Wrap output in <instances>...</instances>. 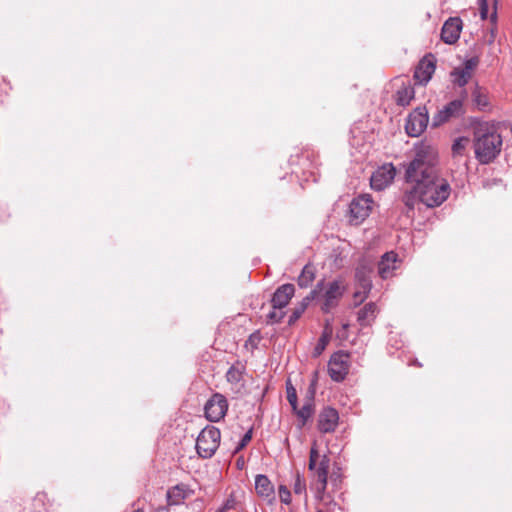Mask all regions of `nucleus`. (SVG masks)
I'll return each instance as SVG.
<instances>
[{
	"instance_id": "1",
	"label": "nucleus",
	"mask_w": 512,
	"mask_h": 512,
	"mask_svg": "<svg viewBox=\"0 0 512 512\" xmlns=\"http://www.w3.org/2000/svg\"><path fill=\"white\" fill-rule=\"evenodd\" d=\"M437 164L438 155L434 148L422 146L416 150L405 171L406 182L411 187L405 191L402 201L408 210H413L419 203L428 208L438 207L449 197L450 185L441 177Z\"/></svg>"
},
{
	"instance_id": "2",
	"label": "nucleus",
	"mask_w": 512,
	"mask_h": 512,
	"mask_svg": "<svg viewBox=\"0 0 512 512\" xmlns=\"http://www.w3.org/2000/svg\"><path fill=\"white\" fill-rule=\"evenodd\" d=\"M502 144V137L493 124L482 123L474 129L473 148L479 163L493 162L499 156Z\"/></svg>"
},
{
	"instance_id": "3",
	"label": "nucleus",
	"mask_w": 512,
	"mask_h": 512,
	"mask_svg": "<svg viewBox=\"0 0 512 512\" xmlns=\"http://www.w3.org/2000/svg\"><path fill=\"white\" fill-rule=\"evenodd\" d=\"M220 430L214 426L205 427L196 439V451L203 459L211 458L220 443Z\"/></svg>"
},
{
	"instance_id": "4",
	"label": "nucleus",
	"mask_w": 512,
	"mask_h": 512,
	"mask_svg": "<svg viewBox=\"0 0 512 512\" xmlns=\"http://www.w3.org/2000/svg\"><path fill=\"white\" fill-rule=\"evenodd\" d=\"M345 291L346 287L340 280L324 282L323 289L320 291L318 298L321 301V310L324 313H329L337 307Z\"/></svg>"
},
{
	"instance_id": "5",
	"label": "nucleus",
	"mask_w": 512,
	"mask_h": 512,
	"mask_svg": "<svg viewBox=\"0 0 512 512\" xmlns=\"http://www.w3.org/2000/svg\"><path fill=\"white\" fill-rule=\"evenodd\" d=\"M373 200L370 195L364 194L354 198L349 205V221L351 224H361L370 214Z\"/></svg>"
},
{
	"instance_id": "6",
	"label": "nucleus",
	"mask_w": 512,
	"mask_h": 512,
	"mask_svg": "<svg viewBox=\"0 0 512 512\" xmlns=\"http://www.w3.org/2000/svg\"><path fill=\"white\" fill-rule=\"evenodd\" d=\"M429 122L428 111L425 106L415 108L407 117L405 130L410 137L420 136L427 128Z\"/></svg>"
},
{
	"instance_id": "7",
	"label": "nucleus",
	"mask_w": 512,
	"mask_h": 512,
	"mask_svg": "<svg viewBox=\"0 0 512 512\" xmlns=\"http://www.w3.org/2000/svg\"><path fill=\"white\" fill-rule=\"evenodd\" d=\"M349 372V354L343 351L335 352L328 363V373L332 380L341 382Z\"/></svg>"
},
{
	"instance_id": "8",
	"label": "nucleus",
	"mask_w": 512,
	"mask_h": 512,
	"mask_svg": "<svg viewBox=\"0 0 512 512\" xmlns=\"http://www.w3.org/2000/svg\"><path fill=\"white\" fill-rule=\"evenodd\" d=\"M227 410V399L220 393H214L204 406L205 416L211 422H218L223 419Z\"/></svg>"
},
{
	"instance_id": "9",
	"label": "nucleus",
	"mask_w": 512,
	"mask_h": 512,
	"mask_svg": "<svg viewBox=\"0 0 512 512\" xmlns=\"http://www.w3.org/2000/svg\"><path fill=\"white\" fill-rule=\"evenodd\" d=\"M318 459H319V452L316 448V443L314 442V444L310 450L308 468L311 471H315V474L317 477V482L315 483L316 497L321 499L326 490V487H327V479H328L329 469L316 467Z\"/></svg>"
},
{
	"instance_id": "10",
	"label": "nucleus",
	"mask_w": 512,
	"mask_h": 512,
	"mask_svg": "<svg viewBox=\"0 0 512 512\" xmlns=\"http://www.w3.org/2000/svg\"><path fill=\"white\" fill-rule=\"evenodd\" d=\"M465 113L463 108V100L455 99L446 104L432 118V126L439 127L452 118H460Z\"/></svg>"
},
{
	"instance_id": "11",
	"label": "nucleus",
	"mask_w": 512,
	"mask_h": 512,
	"mask_svg": "<svg viewBox=\"0 0 512 512\" xmlns=\"http://www.w3.org/2000/svg\"><path fill=\"white\" fill-rule=\"evenodd\" d=\"M395 177V168L392 164L383 165L373 172L370 178L372 189L381 191L390 185Z\"/></svg>"
},
{
	"instance_id": "12",
	"label": "nucleus",
	"mask_w": 512,
	"mask_h": 512,
	"mask_svg": "<svg viewBox=\"0 0 512 512\" xmlns=\"http://www.w3.org/2000/svg\"><path fill=\"white\" fill-rule=\"evenodd\" d=\"M462 31V20L459 17L448 18L441 29V39L446 44H454L458 41Z\"/></svg>"
},
{
	"instance_id": "13",
	"label": "nucleus",
	"mask_w": 512,
	"mask_h": 512,
	"mask_svg": "<svg viewBox=\"0 0 512 512\" xmlns=\"http://www.w3.org/2000/svg\"><path fill=\"white\" fill-rule=\"evenodd\" d=\"M339 415L336 409L331 407L324 408L318 417V429L322 433L333 432L338 424Z\"/></svg>"
},
{
	"instance_id": "14",
	"label": "nucleus",
	"mask_w": 512,
	"mask_h": 512,
	"mask_svg": "<svg viewBox=\"0 0 512 512\" xmlns=\"http://www.w3.org/2000/svg\"><path fill=\"white\" fill-rule=\"evenodd\" d=\"M435 61L424 57L418 64L414 72V78L419 84H426L432 78L435 72Z\"/></svg>"
},
{
	"instance_id": "15",
	"label": "nucleus",
	"mask_w": 512,
	"mask_h": 512,
	"mask_svg": "<svg viewBox=\"0 0 512 512\" xmlns=\"http://www.w3.org/2000/svg\"><path fill=\"white\" fill-rule=\"evenodd\" d=\"M398 255L393 252H386L378 263V274L382 279L390 278L397 269Z\"/></svg>"
},
{
	"instance_id": "16",
	"label": "nucleus",
	"mask_w": 512,
	"mask_h": 512,
	"mask_svg": "<svg viewBox=\"0 0 512 512\" xmlns=\"http://www.w3.org/2000/svg\"><path fill=\"white\" fill-rule=\"evenodd\" d=\"M295 288L293 284H283L277 288L272 297V306L274 309H282L287 306L293 297Z\"/></svg>"
},
{
	"instance_id": "17",
	"label": "nucleus",
	"mask_w": 512,
	"mask_h": 512,
	"mask_svg": "<svg viewBox=\"0 0 512 512\" xmlns=\"http://www.w3.org/2000/svg\"><path fill=\"white\" fill-rule=\"evenodd\" d=\"M244 372L245 367L240 363L232 365L226 372L227 382L231 385V390L235 393H239L244 388Z\"/></svg>"
},
{
	"instance_id": "18",
	"label": "nucleus",
	"mask_w": 512,
	"mask_h": 512,
	"mask_svg": "<svg viewBox=\"0 0 512 512\" xmlns=\"http://www.w3.org/2000/svg\"><path fill=\"white\" fill-rule=\"evenodd\" d=\"M373 272L372 266L367 263L358 265L355 271V281L357 287L364 289L366 293H370L372 288L371 274Z\"/></svg>"
},
{
	"instance_id": "19",
	"label": "nucleus",
	"mask_w": 512,
	"mask_h": 512,
	"mask_svg": "<svg viewBox=\"0 0 512 512\" xmlns=\"http://www.w3.org/2000/svg\"><path fill=\"white\" fill-rule=\"evenodd\" d=\"M255 490L258 496L271 502L274 499V485L270 479L263 474H259L255 478Z\"/></svg>"
},
{
	"instance_id": "20",
	"label": "nucleus",
	"mask_w": 512,
	"mask_h": 512,
	"mask_svg": "<svg viewBox=\"0 0 512 512\" xmlns=\"http://www.w3.org/2000/svg\"><path fill=\"white\" fill-rule=\"evenodd\" d=\"M378 313L376 303L369 302L365 304L357 313V322L361 327L370 326Z\"/></svg>"
},
{
	"instance_id": "21",
	"label": "nucleus",
	"mask_w": 512,
	"mask_h": 512,
	"mask_svg": "<svg viewBox=\"0 0 512 512\" xmlns=\"http://www.w3.org/2000/svg\"><path fill=\"white\" fill-rule=\"evenodd\" d=\"M332 332H333L332 326L330 325V322L327 321L324 326L323 332L313 350L314 357H318L323 353V351L325 350L326 346L328 345V343L331 339Z\"/></svg>"
},
{
	"instance_id": "22",
	"label": "nucleus",
	"mask_w": 512,
	"mask_h": 512,
	"mask_svg": "<svg viewBox=\"0 0 512 512\" xmlns=\"http://www.w3.org/2000/svg\"><path fill=\"white\" fill-rule=\"evenodd\" d=\"M315 279L314 266L307 264L303 267L301 274L297 279V283L301 288H307Z\"/></svg>"
},
{
	"instance_id": "23",
	"label": "nucleus",
	"mask_w": 512,
	"mask_h": 512,
	"mask_svg": "<svg viewBox=\"0 0 512 512\" xmlns=\"http://www.w3.org/2000/svg\"><path fill=\"white\" fill-rule=\"evenodd\" d=\"M414 95L415 92L412 86H404L397 91L396 102L398 105L405 107L410 104L411 100L414 98Z\"/></svg>"
},
{
	"instance_id": "24",
	"label": "nucleus",
	"mask_w": 512,
	"mask_h": 512,
	"mask_svg": "<svg viewBox=\"0 0 512 512\" xmlns=\"http://www.w3.org/2000/svg\"><path fill=\"white\" fill-rule=\"evenodd\" d=\"M313 411H314L313 404L310 401H307L301 408L297 407L296 411H294V412L296 413L297 417L299 418V427L300 428L305 426L308 419L311 418Z\"/></svg>"
},
{
	"instance_id": "25",
	"label": "nucleus",
	"mask_w": 512,
	"mask_h": 512,
	"mask_svg": "<svg viewBox=\"0 0 512 512\" xmlns=\"http://www.w3.org/2000/svg\"><path fill=\"white\" fill-rule=\"evenodd\" d=\"M450 76L452 78V82L459 87H464L472 77L470 73L462 70L459 67L454 68L451 71Z\"/></svg>"
},
{
	"instance_id": "26",
	"label": "nucleus",
	"mask_w": 512,
	"mask_h": 512,
	"mask_svg": "<svg viewBox=\"0 0 512 512\" xmlns=\"http://www.w3.org/2000/svg\"><path fill=\"white\" fill-rule=\"evenodd\" d=\"M167 497L170 504L177 505L185 498L184 489L177 485L167 492Z\"/></svg>"
},
{
	"instance_id": "27",
	"label": "nucleus",
	"mask_w": 512,
	"mask_h": 512,
	"mask_svg": "<svg viewBox=\"0 0 512 512\" xmlns=\"http://www.w3.org/2000/svg\"><path fill=\"white\" fill-rule=\"evenodd\" d=\"M323 285H324V280L319 281L317 283V285L315 286V288L313 290H311L310 293L305 298H303V300L299 304V306H305V309H306L312 300L318 299L319 295H320V291L323 289Z\"/></svg>"
},
{
	"instance_id": "28",
	"label": "nucleus",
	"mask_w": 512,
	"mask_h": 512,
	"mask_svg": "<svg viewBox=\"0 0 512 512\" xmlns=\"http://www.w3.org/2000/svg\"><path fill=\"white\" fill-rule=\"evenodd\" d=\"M468 138L466 137H458L454 140L452 145V152L454 155H462L467 144H468Z\"/></svg>"
},
{
	"instance_id": "29",
	"label": "nucleus",
	"mask_w": 512,
	"mask_h": 512,
	"mask_svg": "<svg viewBox=\"0 0 512 512\" xmlns=\"http://www.w3.org/2000/svg\"><path fill=\"white\" fill-rule=\"evenodd\" d=\"M293 491L296 495H305L306 496V482L305 479L301 477L299 473L295 476Z\"/></svg>"
},
{
	"instance_id": "30",
	"label": "nucleus",
	"mask_w": 512,
	"mask_h": 512,
	"mask_svg": "<svg viewBox=\"0 0 512 512\" xmlns=\"http://www.w3.org/2000/svg\"><path fill=\"white\" fill-rule=\"evenodd\" d=\"M278 495L282 503L287 505L291 503V492L285 485L279 486Z\"/></svg>"
},
{
	"instance_id": "31",
	"label": "nucleus",
	"mask_w": 512,
	"mask_h": 512,
	"mask_svg": "<svg viewBox=\"0 0 512 512\" xmlns=\"http://www.w3.org/2000/svg\"><path fill=\"white\" fill-rule=\"evenodd\" d=\"M287 400L292 407L293 411H296L298 406L297 393L294 387H287Z\"/></svg>"
},
{
	"instance_id": "32",
	"label": "nucleus",
	"mask_w": 512,
	"mask_h": 512,
	"mask_svg": "<svg viewBox=\"0 0 512 512\" xmlns=\"http://www.w3.org/2000/svg\"><path fill=\"white\" fill-rule=\"evenodd\" d=\"M478 62V58L471 57L469 59H466L463 63V66H461L460 68L472 75V72L477 67Z\"/></svg>"
},
{
	"instance_id": "33",
	"label": "nucleus",
	"mask_w": 512,
	"mask_h": 512,
	"mask_svg": "<svg viewBox=\"0 0 512 512\" xmlns=\"http://www.w3.org/2000/svg\"><path fill=\"white\" fill-rule=\"evenodd\" d=\"M236 506L235 498L230 495L225 502L217 509L216 512H227L229 510L234 509Z\"/></svg>"
},
{
	"instance_id": "34",
	"label": "nucleus",
	"mask_w": 512,
	"mask_h": 512,
	"mask_svg": "<svg viewBox=\"0 0 512 512\" xmlns=\"http://www.w3.org/2000/svg\"><path fill=\"white\" fill-rule=\"evenodd\" d=\"M369 293H366L364 289L356 287V291L353 294L354 305H360L368 296Z\"/></svg>"
},
{
	"instance_id": "35",
	"label": "nucleus",
	"mask_w": 512,
	"mask_h": 512,
	"mask_svg": "<svg viewBox=\"0 0 512 512\" xmlns=\"http://www.w3.org/2000/svg\"><path fill=\"white\" fill-rule=\"evenodd\" d=\"M473 99H474V102L479 107H486L488 105L487 98L485 96L481 95L477 89L473 92Z\"/></svg>"
},
{
	"instance_id": "36",
	"label": "nucleus",
	"mask_w": 512,
	"mask_h": 512,
	"mask_svg": "<svg viewBox=\"0 0 512 512\" xmlns=\"http://www.w3.org/2000/svg\"><path fill=\"white\" fill-rule=\"evenodd\" d=\"M252 439V429H249L242 437L241 441L238 443L236 447V452L243 449Z\"/></svg>"
},
{
	"instance_id": "37",
	"label": "nucleus",
	"mask_w": 512,
	"mask_h": 512,
	"mask_svg": "<svg viewBox=\"0 0 512 512\" xmlns=\"http://www.w3.org/2000/svg\"><path fill=\"white\" fill-rule=\"evenodd\" d=\"M305 311V306H297L294 308L290 318H289V323H293L294 321H296L298 318H300V316L304 313Z\"/></svg>"
},
{
	"instance_id": "38",
	"label": "nucleus",
	"mask_w": 512,
	"mask_h": 512,
	"mask_svg": "<svg viewBox=\"0 0 512 512\" xmlns=\"http://www.w3.org/2000/svg\"><path fill=\"white\" fill-rule=\"evenodd\" d=\"M329 466H330V459L327 455H322L320 456L319 455V459L317 460V466L316 467H320V468H326V469H329Z\"/></svg>"
},
{
	"instance_id": "39",
	"label": "nucleus",
	"mask_w": 512,
	"mask_h": 512,
	"mask_svg": "<svg viewBox=\"0 0 512 512\" xmlns=\"http://www.w3.org/2000/svg\"><path fill=\"white\" fill-rule=\"evenodd\" d=\"M480 14H481V18L482 19H486L487 18L488 7H487L486 0H480Z\"/></svg>"
},
{
	"instance_id": "40",
	"label": "nucleus",
	"mask_w": 512,
	"mask_h": 512,
	"mask_svg": "<svg viewBox=\"0 0 512 512\" xmlns=\"http://www.w3.org/2000/svg\"><path fill=\"white\" fill-rule=\"evenodd\" d=\"M348 327H349L348 324H343L342 325V329L337 332V337L340 338V339H346L347 338V329H348Z\"/></svg>"
},
{
	"instance_id": "41",
	"label": "nucleus",
	"mask_w": 512,
	"mask_h": 512,
	"mask_svg": "<svg viewBox=\"0 0 512 512\" xmlns=\"http://www.w3.org/2000/svg\"><path fill=\"white\" fill-rule=\"evenodd\" d=\"M282 317H283V315H277V313L275 311L270 312L268 314V318L273 322H279L282 319Z\"/></svg>"
},
{
	"instance_id": "42",
	"label": "nucleus",
	"mask_w": 512,
	"mask_h": 512,
	"mask_svg": "<svg viewBox=\"0 0 512 512\" xmlns=\"http://www.w3.org/2000/svg\"><path fill=\"white\" fill-rule=\"evenodd\" d=\"M155 512H169V509L167 507H160Z\"/></svg>"
},
{
	"instance_id": "43",
	"label": "nucleus",
	"mask_w": 512,
	"mask_h": 512,
	"mask_svg": "<svg viewBox=\"0 0 512 512\" xmlns=\"http://www.w3.org/2000/svg\"><path fill=\"white\" fill-rule=\"evenodd\" d=\"M254 338H255V335H251L248 341L253 343V342H255Z\"/></svg>"
},
{
	"instance_id": "44",
	"label": "nucleus",
	"mask_w": 512,
	"mask_h": 512,
	"mask_svg": "<svg viewBox=\"0 0 512 512\" xmlns=\"http://www.w3.org/2000/svg\"><path fill=\"white\" fill-rule=\"evenodd\" d=\"M133 512H144V510L143 509H136Z\"/></svg>"
},
{
	"instance_id": "45",
	"label": "nucleus",
	"mask_w": 512,
	"mask_h": 512,
	"mask_svg": "<svg viewBox=\"0 0 512 512\" xmlns=\"http://www.w3.org/2000/svg\"><path fill=\"white\" fill-rule=\"evenodd\" d=\"M317 512H323L322 510H318Z\"/></svg>"
}]
</instances>
